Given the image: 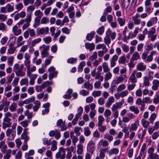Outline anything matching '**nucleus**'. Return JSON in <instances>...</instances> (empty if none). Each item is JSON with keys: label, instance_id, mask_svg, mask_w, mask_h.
<instances>
[{"label": "nucleus", "instance_id": "36", "mask_svg": "<svg viewBox=\"0 0 159 159\" xmlns=\"http://www.w3.org/2000/svg\"><path fill=\"white\" fill-rule=\"evenodd\" d=\"M7 10L8 12H10L14 11V10L13 5H12L10 3L7 4L6 6Z\"/></svg>", "mask_w": 159, "mask_h": 159}, {"label": "nucleus", "instance_id": "63", "mask_svg": "<svg viewBox=\"0 0 159 159\" xmlns=\"http://www.w3.org/2000/svg\"><path fill=\"white\" fill-rule=\"evenodd\" d=\"M157 117L156 114L153 113H152L149 119L151 123H153L154 120Z\"/></svg>", "mask_w": 159, "mask_h": 159}, {"label": "nucleus", "instance_id": "45", "mask_svg": "<svg viewBox=\"0 0 159 159\" xmlns=\"http://www.w3.org/2000/svg\"><path fill=\"white\" fill-rule=\"evenodd\" d=\"M126 87V85L124 84H122L118 86L116 90L117 92H121L125 90Z\"/></svg>", "mask_w": 159, "mask_h": 159}, {"label": "nucleus", "instance_id": "60", "mask_svg": "<svg viewBox=\"0 0 159 159\" xmlns=\"http://www.w3.org/2000/svg\"><path fill=\"white\" fill-rule=\"evenodd\" d=\"M77 61V60L76 58L70 57L67 60V61L69 63L73 64L76 63Z\"/></svg>", "mask_w": 159, "mask_h": 159}, {"label": "nucleus", "instance_id": "46", "mask_svg": "<svg viewBox=\"0 0 159 159\" xmlns=\"http://www.w3.org/2000/svg\"><path fill=\"white\" fill-rule=\"evenodd\" d=\"M84 88L89 89L92 90L93 88V86L92 84H91L89 82H86L84 84Z\"/></svg>", "mask_w": 159, "mask_h": 159}, {"label": "nucleus", "instance_id": "6", "mask_svg": "<svg viewBox=\"0 0 159 159\" xmlns=\"http://www.w3.org/2000/svg\"><path fill=\"white\" fill-rule=\"evenodd\" d=\"M6 135L8 137V139L11 141L14 139L16 134L15 133H13L12 129H9L6 131Z\"/></svg>", "mask_w": 159, "mask_h": 159}, {"label": "nucleus", "instance_id": "52", "mask_svg": "<svg viewBox=\"0 0 159 159\" xmlns=\"http://www.w3.org/2000/svg\"><path fill=\"white\" fill-rule=\"evenodd\" d=\"M102 92L101 91H94L92 93V95L94 97H99L100 96Z\"/></svg>", "mask_w": 159, "mask_h": 159}, {"label": "nucleus", "instance_id": "39", "mask_svg": "<svg viewBox=\"0 0 159 159\" xmlns=\"http://www.w3.org/2000/svg\"><path fill=\"white\" fill-rule=\"evenodd\" d=\"M104 139L108 140L109 142L112 141L113 139V137L108 133H106L104 135Z\"/></svg>", "mask_w": 159, "mask_h": 159}, {"label": "nucleus", "instance_id": "40", "mask_svg": "<svg viewBox=\"0 0 159 159\" xmlns=\"http://www.w3.org/2000/svg\"><path fill=\"white\" fill-rule=\"evenodd\" d=\"M57 142L56 140H52L51 143L52 146L51 148V150L54 151L57 149Z\"/></svg>", "mask_w": 159, "mask_h": 159}, {"label": "nucleus", "instance_id": "33", "mask_svg": "<svg viewBox=\"0 0 159 159\" xmlns=\"http://www.w3.org/2000/svg\"><path fill=\"white\" fill-rule=\"evenodd\" d=\"M98 144L100 146H102V147H107L109 145V143L106 140L101 139L99 141Z\"/></svg>", "mask_w": 159, "mask_h": 159}, {"label": "nucleus", "instance_id": "37", "mask_svg": "<svg viewBox=\"0 0 159 159\" xmlns=\"http://www.w3.org/2000/svg\"><path fill=\"white\" fill-rule=\"evenodd\" d=\"M131 0H123L122 4L123 7L125 9L128 8L129 5Z\"/></svg>", "mask_w": 159, "mask_h": 159}, {"label": "nucleus", "instance_id": "58", "mask_svg": "<svg viewBox=\"0 0 159 159\" xmlns=\"http://www.w3.org/2000/svg\"><path fill=\"white\" fill-rule=\"evenodd\" d=\"M95 79L96 80L99 79L101 81H102L103 80L104 78L103 76L101 75L100 72H97L96 73Z\"/></svg>", "mask_w": 159, "mask_h": 159}, {"label": "nucleus", "instance_id": "10", "mask_svg": "<svg viewBox=\"0 0 159 159\" xmlns=\"http://www.w3.org/2000/svg\"><path fill=\"white\" fill-rule=\"evenodd\" d=\"M114 101L115 99L113 96L109 97L105 104V107L107 108H110L112 104L114 102Z\"/></svg>", "mask_w": 159, "mask_h": 159}, {"label": "nucleus", "instance_id": "13", "mask_svg": "<svg viewBox=\"0 0 159 159\" xmlns=\"http://www.w3.org/2000/svg\"><path fill=\"white\" fill-rule=\"evenodd\" d=\"M37 30H39V34H47L49 32V29L48 27H42L41 28H38Z\"/></svg>", "mask_w": 159, "mask_h": 159}, {"label": "nucleus", "instance_id": "35", "mask_svg": "<svg viewBox=\"0 0 159 159\" xmlns=\"http://www.w3.org/2000/svg\"><path fill=\"white\" fill-rule=\"evenodd\" d=\"M127 62L126 57L124 55L120 57L118 59V62L119 64H124Z\"/></svg>", "mask_w": 159, "mask_h": 159}, {"label": "nucleus", "instance_id": "30", "mask_svg": "<svg viewBox=\"0 0 159 159\" xmlns=\"http://www.w3.org/2000/svg\"><path fill=\"white\" fill-rule=\"evenodd\" d=\"M17 106V104L15 102H13L10 105L9 107V109L11 111L13 112L16 111V109Z\"/></svg>", "mask_w": 159, "mask_h": 159}, {"label": "nucleus", "instance_id": "64", "mask_svg": "<svg viewBox=\"0 0 159 159\" xmlns=\"http://www.w3.org/2000/svg\"><path fill=\"white\" fill-rule=\"evenodd\" d=\"M35 8V6L34 5H31L27 7L26 11L27 12H31L32 13L34 10Z\"/></svg>", "mask_w": 159, "mask_h": 159}, {"label": "nucleus", "instance_id": "44", "mask_svg": "<svg viewBox=\"0 0 159 159\" xmlns=\"http://www.w3.org/2000/svg\"><path fill=\"white\" fill-rule=\"evenodd\" d=\"M156 29L154 27H152L151 28L150 30L148 31V38L152 36L153 35L156 33Z\"/></svg>", "mask_w": 159, "mask_h": 159}, {"label": "nucleus", "instance_id": "25", "mask_svg": "<svg viewBox=\"0 0 159 159\" xmlns=\"http://www.w3.org/2000/svg\"><path fill=\"white\" fill-rule=\"evenodd\" d=\"M96 48L98 50L102 48V50L105 51V53H106L107 51V49L106 48L105 45L104 43L100 44L97 45L96 46Z\"/></svg>", "mask_w": 159, "mask_h": 159}, {"label": "nucleus", "instance_id": "43", "mask_svg": "<svg viewBox=\"0 0 159 159\" xmlns=\"http://www.w3.org/2000/svg\"><path fill=\"white\" fill-rule=\"evenodd\" d=\"M106 74L104 76V80L105 81H107L111 79L112 77V74L110 71L105 73Z\"/></svg>", "mask_w": 159, "mask_h": 159}, {"label": "nucleus", "instance_id": "21", "mask_svg": "<svg viewBox=\"0 0 159 159\" xmlns=\"http://www.w3.org/2000/svg\"><path fill=\"white\" fill-rule=\"evenodd\" d=\"M157 53V52L156 51H152L150 54L147 57L146 61L148 62L152 61L153 59V56L155 55Z\"/></svg>", "mask_w": 159, "mask_h": 159}, {"label": "nucleus", "instance_id": "4", "mask_svg": "<svg viewBox=\"0 0 159 159\" xmlns=\"http://www.w3.org/2000/svg\"><path fill=\"white\" fill-rule=\"evenodd\" d=\"M48 71L50 73L49 74V79L52 80L53 78L57 77L58 74L57 71L56 70L55 68L53 66H51L48 69Z\"/></svg>", "mask_w": 159, "mask_h": 159}, {"label": "nucleus", "instance_id": "24", "mask_svg": "<svg viewBox=\"0 0 159 159\" xmlns=\"http://www.w3.org/2000/svg\"><path fill=\"white\" fill-rule=\"evenodd\" d=\"M106 35H108L110 37V36L112 40L115 39L116 36V34L115 32H112L111 30L109 29L106 32Z\"/></svg>", "mask_w": 159, "mask_h": 159}, {"label": "nucleus", "instance_id": "18", "mask_svg": "<svg viewBox=\"0 0 159 159\" xmlns=\"http://www.w3.org/2000/svg\"><path fill=\"white\" fill-rule=\"evenodd\" d=\"M140 58V55L137 51H135L132 54L130 59L133 61H136Z\"/></svg>", "mask_w": 159, "mask_h": 159}, {"label": "nucleus", "instance_id": "51", "mask_svg": "<svg viewBox=\"0 0 159 159\" xmlns=\"http://www.w3.org/2000/svg\"><path fill=\"white\" fill-rule=\"evenodd\" d=\"M15 9L18 11H20L23 7L24 6L21 2L16 4L15 5Z\"/></svg>", "mask_w": 159, "mask_h": 159}, {"label": "nucleus", "instance_id": "62", "mask_svg": "<svg viewBox=\"0 0 159 159\" xmlns=\"http://www.w3.org/2000/svg\"><path fill=\"white\" fill-rule=\"evenodd\" d=\"M41 41V39L40 38H38L33 40L31 43L32 46H34L36 44L40 43Z\"/></svg>", "mask_w": 159, "mask_h": 159}, {"label": "nucleus", "instance_id": "8", "mask_svg": "<svg viewBox=\"0 0 159 159\" xmlns=\"http://www.w3.org/2000/svg\"><path fill=\"white\" fill-rule=\"evenodd\" d=\"M126 78V76L125 75H120L116 78V80H115V84H118L123 82Z\"/></svg>", "mask_w": 159, "mask_h": 159}, {"label": "nucleus", "instance_id": "3", "mask_svg": "<svg viewBox=\"0 0 159 159\" xmlns=\"http://www.w3.org/2000/svg\"><path fill=\"white\" fill-rule=\"evenodd\" d=\"M49 46L44 44L39 47V48L42 49L41 54L43 58L46 57L49 54L48 51L49 50Z\"/></svg>", "mask_w": 159, "mask_h": 159}, {"label": "nucleus", "instance_id": "23", "mask_svg": "<svg viewBox=\"0 0 159 159\" xmlns=\"http://www.w3.org/2000/svg\"><path fill=\"white\" fill-rule=\"evenodd\" d=\"M7 148V146L5 144L4 141L0 142V149L2 152H5Z\"/></svg>", "mask_w": 159, "mask_h": 159}, {"label": "nucleus", "instance_id": "11", "mask_svg": "<svg viewBox=\"0 0 159 159\" xmlns=\"http://www.w3.org/2000/svg\"><path fill=\"white\" fill-rule=\"evenodd\" d=\"M95 149V143H91L88 144L87 147V151L91 153L92 154L93 153Z\"/></svg>", "mask_w": 159, "mask_h": 159}, {"label": "nucleus", "instance_id": "14", "mask_svg": "<svg viewBox=\"0 0 159 159\" xmlns=\"http://www.w3.org/2000/svg\"><path fill=\"white\" fill-rule=\"evenodd\" d=\"M136 68L138 70L142 71H144L146 69V66L142 62H139L137 65Z\"/></svg>", "mask_w": 159, "mask_h": 159}, {"label": "nucleus", "instance_id": "55", "mask_svg": "<svg viewBox=\"0 0 159 159\" xmlns=\"http://www.w3.org/2000/svg\"><path fill=\"white\" fill-rule=\"evenodd\" d=\"M120 93L121 94V97L123 98L127 96L128 95L129 92L127 90H126L121 91Z\"/></svg>", "mask_w": 159, "mask_h": 159}, {"label": "nucleus", "instance_id": "50", "mask_svg": "<svg viewBox=\"0 0 159 159\" xmlns=\"http://www.w3.org/2000/svg\"><path fill=\"white\" fill-rule=\"evenodd\" d=\"M53 84L52 82H50L48 81H46L42 83L41 86L42 88L44 89H45L46 87L49 85H51Z\"/></svg>", "mask_w": 159, "mask_h": 159}, {"label": "nucleus", "instance_id": "34", "mask_svg": "<svg viewBox=\"0 0 159 159\" xmlns=\"http://www.w3.org/2000/svg\"><path fill=\"white\" fill-rule=\"evenodd\" d=\"M141 123L142 126L145 128H147L150 124V122L144 119H142Z\"/></svg>", "mask_w": 159, "mask_h": 159}, {"label": "nucleus", "instance_id": "5", "mask_svg": "<svg viewBox=\"0 0 159 159\" xmlns=\"http://www.w3.org/2000/svg\"><path fill=\"white\" fill-rule=\"evenodd\" d=\"M154 149L153 147H151L149 148L148 151L149 157L150 159H159V155L154 153Z\"/></svg>", "mask_w": 159, "mask_h": 159}, {"label": "nucleus", "instance_id": "47", "mask_svg": "<svg viewBox=\"0 0 159 159\" xmlns=\"http://www.w3.org/2000/svg\"><path fill=\"white\" fill-rule=\"evenodd\" d=\"M11 150L9 149L7 150L5 155L4 156V159H9L11 156Z\"/></svg>", "mask_w": 159, "mask_h": 159}, {"label": "nucleus", "instance_id": "53", "mask_svg": "<svg viewBox=\"0 0 159 159\" xmlns=\"http://www.w3.org/2000/svg\"><path fill=\"white\" fill-rule=\"evenodd\" d=\"M7 26L2 22L0 23V31H5L7 30Z\"/></svg>", "mask_w": 159, "mask_h": 159}, {"label": "nucleus", "instance_id": "61", "mask_svg": "<svg viewBox=\"0 0 159 159\" xmlns=\"http://www.w3.org/2000/svg\"><path fill=\"white\" fill-rule=\"evenodd\" d=\"M43 41L46 44L50 43L52 41V38L50 36H47L43 39Z\"/></svg>", "mask_w": 159, "mask_h": 159}, {"label": "nucleus", "instance_id": "49", "mask_svg": "<svg viewBox=\"0 0 159 159\" xmlns=\"http://www.w3.org/2000/svg\"><path fill=\"white\" fill-rule=\"evenodd\" d=\"M27 76L30 79L34 80L37 77V75L36 74H33L32 73H27Z\"/></svg>", "mask_w": 159, "mask_h": 159}, {"label": "nucleus", "instance_id": "26", "mask_svg": "<svg viewBox=\"0 0 159 159\" xmlns=\"http://www.w3.org/2000/svg\"><path fill=\"white\" fill-rule=\"evenodd\" d=\"M102 66L104 73H107L110 71V69L108 67L107 63L106 62H103L102 64Z\"/></svg>", "mask_w": 159, "mask_h": 159}, {"label": "nucleus", "instance_id": "7", "mask_svg": "<svg viewBox=\"0 0 159 159\" xmlns=\"http://www.w3.org/2000/svg\"><path fill=\"white\" fill-rule=\"evenodd\" d=\"M140 16L139 14H136L135 16L132 17V20L134 24L139 25L141 24V20L139 18Z\"/></svg>", "mask_w": 159, "mask_h": 159}, {"label": "nucleus", "instance_id": "2", "mask_svg": "<svg viewBox=\"0 0 159 159\" xmlns=\"http://www.w3.org/2000/svg\"><path fill=\"white\" fill-rule=\"evenodd\" d=\"M65 149L61 147L59 148L58 152L56 154L55 157L56 159H64L65 158Z\"/></svg>", "mask_w": 159, "mask_h": 159}, {"label": "nucleus", "instance_id": "27", "mask_svg": "<svg viewBox=\"0 0 159 159\" xmlns=\"http://www.w3.org/2000/svg\"><path fill=\"white\" fill-rule=\"evenodd\" d=\"M143 95H148L150 96H152L154 94V92L152 90H149L147 89H145L143 90Z\"/></svg>", "mask_w": 159, "mask_h": 159}, {"label": "nucleus", "instance_id": "32", "mask_svg": "<svg viewBox=\"0 0 159 159\" xmlns=\"http://www.w3.org/2000/svg\"><path fill=\"white\" fill-rule=\"evenodd\" d=\"M143 86H148L150 84L149 78L147 76H145L143 77Z\"/></svg>", "mask_w": 159, "mask_h": 159}, {"label": "nucleus", "instance_id": "31", "mask_svg": "<svg viewBox=\"0 0 159 159\" xmlns=\"http://www.w3.org/2000/svg\"><path fill=\"white\" fill-rule=\"evenodd\" d=\"M85 47L86 49H89L90 51L93 50L95 48V45L93 43H85Z\"/></svg>", "mask_w": 159, "mask_h": 159}, {"label": "nucleus", "instance_id": "12", "mask_svg": "<svg viewBox=\"0 0 159 159\" xmlns=\"http://www.w3.org/2000/svg\"><path fill=\"white\" fill-rule=\"evenodd\" d=\"M152 89L154 91L157 90L159 87V80H154L152 82Z\"/></svg>", "mask_w": 159, "mask_h": 159}, {"label": "nucleus", "instance_id": "42", "mask_svg": "<svg viewBox=\"0 0 159 159\" xmlns=\"http://www.w3.org/2000/svg\"><path fill=\"white\" fill-rule=\"evenodd\" d=\"M117 20L121 26H124L125 24V20L124 18L119 17L117 18Z\"/></svg>", "mask_w": 159, "mask_h": 159}, {"label": "nucleus", "instance_id": "1", "mask_svg": "<svg viewBox=\"0 0 159 159\" xmlns=\"http://www.w3.org/2000/svg\"><path fill=\"white\" fill-rule=\"evenodd\" d=\"M23 66H20L18 63H16L14 65L13 70L16 76L23 77L25 75V73L23 70Z\"/></svg>", "mask_w": 159, "mask_h": 159}, {"label": "nucleus", "instance_id": "41", "mask_svg": "<svg viewBox=\"0 0 159 159\" xmlns=\"http://www.w3.org/2000/svg\"><path fill=\"white\" fill-rule=\"evenodd\" d=\"M107 148L101 149L99 151V157L100 158H104L105 157V153Z\"/></svg>", "mask_w": 159, "mask_h": 159}, {"label": "nucleus", "instance_id": "56", "mask_svg": "<svg viewBox=\"0 0 159 159\" xmlns=\"http://www.w3.org/2000/svg\"><path fill=\"white\" fill-rule=\"evenodd\" d=\"M104 43L107 45L108 46L110 43L111 42V40L109 37L108 35H106V36L104 39Z\"/></svg>", "mask_w": 159, "mask_h": 159}, {"label": "nucleus", "instance_id": "48", "mask_svg": "<svg viewBox=\"0 0 159 159\" xmlns=\"http://www.w3.org/2000/svg\"><path fill=\"white\" fill-rule=\"evenodd\" d=\"M123 50L125 53L127 52L129 50V48L128 45L126 44L123 43L121 45Z\"/></svg>", "mask_w": 159, "mask_h": 159}, {"label": "nucleus", "instance_id": "28", "mask_svg": "<svg viewBox=\"0 0 159 159\" xmlns=\"http://www.w3.org/2000/svg\"><path fill=\"white\" fill-rule=\"evenodd\" d=\"M77 147V153L79 155L82 154L83 152V145L81 143H79L78 144Z\"/></svg>", "mask_w": 159, "mask_h": 159}, {"label": "nucleus", "instance_id": "19", "mask_svg": "<svg viewBox=\"0 0 159 159\" xmlns=\"http://www.w3.org/2000/svg\"><path fill=\"white\" fill-rule=\"evenodd\" d=\"M34 105L33 107V110L34 111H37L40 107L41 102L38 100H36L34 102Z\"/></svg>", "mask_w": 159, "mask_h": 159}, {"label": "nucleus", "instance_id": "9", "mask_svg": "<svg viewBox=\"0 0 159 159\" xmlns=\"http://www.w3.org/2000/svg\"><path fill=\"white\" fill-rule=\"evenodd\" d=\"M139 125V122L138 119L135 122L132 123L131 125L130 131H136Z\"/></svg>", "mask_w": 159, "mask_h": 159}, {"label": "nucleus", "instance_id": "20", "mask_svg": "<svg viewBox=\"0 0 159 159\" xmlns=\"http://www.w3.org/2000/svg\"><path fill=\"white\" fill-rule=\"evenodd\" d=\"M119 152V150L116 148H113L111 149L108 152V154L109 156L112 155H116Z\"/></svg>", "mask_w": 159, "mask_h": 159}, {"label": "nucleus", "instance_id": "17", "mask_svg": "<svg viewBox=\"0 0 159 159\" xmlns=\"http://www.w3.org/2000/svg\"><path fill=\"white\" fill-rule=\"evenodd\" d=\"M139 28L138 27L135 28L133 32L131 31L129 33V37L130 38H134L139 33Z\"/></svg>", "mask_w": 159, "mask_h": 159}, {"label": "nucleus", "instance_id": "59", "mask_svg": "<svg viewBox=\"0 0 159 159\" xmlns=\"http://www.w3.org/2000/svg\"><path fill=\"white\" fill-rule=\"evenodd\" d=\"M84 135L86 136H88L91 134V132L88 127H86L84 128Z\"/></svg>", "mask_w": 159, "mask_h": 159}, {"label": "nucleus", "instance_id": "57", "mask_svg": "<svg viewBox=\"0 0 159 159\" xmlns=\"http://www.w3.org/2000/svg\"><path fill=\"white\" fill-rule=\"evenodd\" d=\"M20 84L21 85H28V79L27 78L22 79L20 80Z\"/></svg>", "mask_w": 159, "mask_h": 159}, {"label": "nucleus", "instance_id": "15", "mask_svg": "<svg viewBox=\"0 0 159 159\" xmlns=\"http://www.w3.org/2000/svg\"><path fill=\"white\" fill-rule=\"evenodd\" d=\"M18 30V27L16 25L12 27V31L16 36L18 35L21 33V29Z\"/></svg>", "mask_w": 159, "mask_h": 159}, {"label": "nucleus", "instance_id": "22", "mask_svg": "<svg viewBox=\"0 0 159 159\" xmlns=\"http://www.w3.org/2000/svg\"><path fill=\"white\" fill-rule=\"evenodd\" d=\"M129 80L132 83H135L137 82V79L133 71L129 77Z\"/></svg>", "mask_w": 159, "mask_h": 159}, {"label": "nucleus", "instance_id": "38", "mask_svg": "<svg viewBox=\"0 0 159 159\" xmlns=\"http://www.w3.org/2000/svg\"><path fill=\"white\" fill-rule=\"evenodd\" d=\"M146 146V143H144L143 144L139 155L141 157L144 155Z\"/></svg>", "mask_w": 159, "mask_h": 159}, {"label": "nucleus", "instance_id": "54", "mask_svg": "<svg viewBox=\"0 0 159 159\" xmlns=\"http://www.w3.org/2000/svg\"><path fill=\"white\" fill-rule=\"evenodd\" d=\"M135 75L136 76L137 78L139 79L141 78L142 76V73L140 72H138L137 70H135L133 71Z\"/></svg>", "mask_w": 159, "mask_h": 159}, {"label": "nucleus", "instance_id": "29", "mask_svg": "<svg viewBox=\"0 0 159 159\" xmlns=\"http://www.w3.org/2000/svg\"><path fill=\"white\" fill-rule=\"evenodd\" d=\"M129 109L131 111L134 112V114H137L139 113V109L134 106H131L129 107Z\"/></svg>", "mask_w": 159, "mask_h": 159}, {"label": "nucleus", "instance_id": "16", "mask_svg": "<svg viewBox=\"0 0 159 159\" xmlns=\"http://www.w3.org/2000/svg\"><path fill=\"white\" fill-rule=\"evenodd\" d=\"M28 129H24V130L25 131L21 135V137L22 139L24 140V142L27 143V141L29 139V137L27 135L26 133V130H28Z\"/></svg>", "mask_w": 159, "mask_h": 159}]
</instances>
